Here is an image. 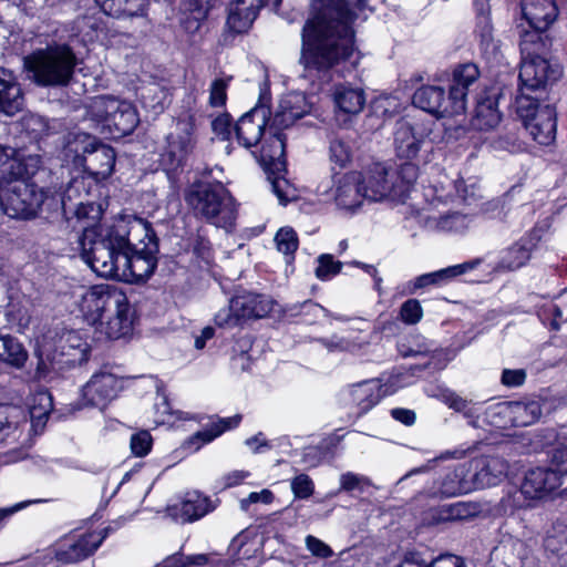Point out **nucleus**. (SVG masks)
I'll return each instance as SVG.
<instances>
[{"mask_svg": "<svg viewBox=\"0 0 567 567\" xmlns=\"http://www.w3.org/2000/svg\"><path fill=\"white\" fill-rule=\"evenodd\" d=\"M520 9L528 25L537 30H547L557 17L554 0H524Z\"/></svg>", "mask_w": 567, "mask_h": 567, "instance_id": "obj_28", "label": "nucleus"}, {"mask_svg": "<svg viewBox=\"0 0 567 567\" xmlns=\"http://www.w3.org/2000/svg\"><path fill=\"white\" fill-rule=\"evenodd\" d=\"M90 111L115 138L131 134L140 121L132 103L112 96L95 97Z\"/></svg>", "mask_w": 567, "mask_h": 567, "instance_id": "obj_8", "label": "nucleus"}, {"mask_svg": "<svg viewBox=\"0 0 567 567\" xmlns=\"http://www.w3.org/2000/svg\"><path fill=\"white\" fill-rule=\"evenodd\" d=\"M110 228L113 238L120 243V248L124 250L134 251L135 248L144 247L145 244H151V241L157 243L151 224L142 218L121 220Z\"/></svg>", "mask_w": 567, "mask_h": 567, "instance_id": "obj_17", "label": "nucleus"}, {"mask_svg": "<svg viewBox=\"0 0 567 567\" xmlns=\"http://www.w3.org/2000/svg\"><path fill=\"white\" fill-rule=\"evenodd\" d=\"M255 18H252V13H244L237 7L228 8V17L226 21V25L229 31L234 33H244L249 30Z\"/></svg>", "mask_w": 567, "mask_h": 567, "instance_id": "obj_52", "label": "nucleus"}, {"mask_svg": "<svg viewBox=\"0 0 567 567\" xmlns=\"http://www.w3.org/2000/svg\"><path fill=\"white\" fill-rule=\"evenodd\" d=\"M194 128L195 116L186 113L166 136V144L161 152V164L166 171H176L185 164L195 145Z\"/></svg>", "mask_w": 567, "mask_h": 567, "instance_id": "obj_10", "label": "nucleus"}, {"mask_svg": "<svg viewBox=\"0 0 567 567\" xmlns=\"http://www.w3.org/2000/svg\"><path fill=\"white\" fill-rule=\"evenodd\" d=\"M285 135L281 132L269 131V136L261 145L259 162L270 168L281 169L285 156Z\"/></svg>", "mask_w": 567, "mask_h": 567, "instance_id": "obj_37", "label": "nucleus"}, {"mask_svg": "<svg viewBox=\"0 0 567 567\" xmlns=\"http://www.w3.org/2000/svg\"><path fill=\"white\" fill-rule=\"evenodd\" d=\"M475 489L468 462L457 465L447 473L441 484V493L446 496L466 494Z\"/></svg>", "mask_w": 567, "mask_h": 567, "instance_id": "obj_34", "label": "nucleus"}, {"mask_svg": "<svg viewBox=\"0 0 567 567\" xmlns=\"http://www.w3.org/2000/svg\"><path fill=\"white\" fill-rule=\"evenodd\" d=\"M40 168L32 173L17 174V168L10 165L0 171V207L11 218H31L35 216L44 200V193L30 178Z\"/></svg>", "mask_w": 567, "mask_h": 567, "instance_id": "obj_3", "label": "nucleus"}, {"mask_svg": "<svg viewBox=\"0 0 567 567\" xmlns=\"http://www.w3.org/2000/svg\"><path fill=\"white\" fill-rule=\"evenodd\" d=\"M106 537V529L72 536L60 546L55 557L63 564H73L91 556Z\"/></svg>", "mask_w": 567, "mask_h": 567, "instance_id": "obj_19", "label": "nucleus"}, {"mask_svg": "<svg viewBox=\"0 0 567 567\" xmlns=\"http://www.w3.org/2000/svg\"><path fill=\"white\" fill-rule=\"evenodd\" d=\"M157 243L145 244L134 251L123 250L120 254L121 269L117 279L143 281L147 279L157 266Z\"/></svg>", "mask_w": 567, "mask_h": 567, "instance_id": "obj_13", "label": "nucleus"}, {"mask_svg": "<svg viewBox=\"0 0 567 567\" xmlns=\"http://www.w3.org/2000/svg\"><path fill=\"white\" fill-rule=\"evenodd\" d=\"M291 489L296 497L308 498L313 493V482L306 474H299L291 481Z\"/></svg>", "mask_w": 567, "mask_h": 567, "instance_id": "obj_63", "label": "nucleus"}, {"mask_svg": "<svg viewBox=\"0 0 567 567\" xmlns=\"http://www.w3.org/2000/svg\"><path fill=\"white\" fill-rule=\"evenodd\" d=\"M560 75L559 65L550 63L540 55L522 59L519 70L522 93L529 94V92L544 89L548 83L557 81Z\"/></svg>", "mask_w": 567, "mask_h": 567, "instance_id": "obj_15", "label": "nucleus"}, {"mask_svg": "<svg viewBox=\"0 0 567 567\" xmlns=\"http://www.w3.org/2000/svg\"><path fill=\"white\" fill-rule=\"evenodd\" d=\"M90 344L79 331H69L61 336L52 354L39 357L37 377L45 378L51 371H63L87 361Z\"/></svg>", "mask_w": 567, "mask_h": 567, "instance_id": "obj_9", "label": "nucleus"}, {"mask_svg": "<svg viewBox=\"0 0 567 567\" xmlns=\"http://www.w3.org/2000/svg\"><path fill=\"white\" fill-rule=\"evenodd\" d=\"M10 165L11 169L17 168V174L32 173L41 167V157L39 155H23L12 147L0 145V171Z\"/></svg>", "mask_w": 567, "mask_h": 567, "instance_id": "obj_39", "label": "nucleus"}, {"mask_svg": "<svg viewBox=\"0 0 567 567\" xmlns=\"http://www.w3.org/2000/svg\"><path fill=\"white\" fill-rule=\"evenodd\" d=\"M422 144L423 135L415 132L410 122L405 120L396 122L394 131V148L399 157L405 159L416 157Z\"/></svg>", "mask_w": 567, "mask_h": 567, "instance_id": "obj_29", "label": "nucleus"}, {"mask_svg": "<svg viewBox=\"0 0 567 567\" xmlns=\"http://www.w3.org/2000/svg\"><path fill=\"white\" fill-rule=\"evenodd\" d=\"M27 360L22 344L11 336H0V362L21 368Z\"/></svg>", "mask_w": 567, "mask_h": 567, "instance_id": "obj_44", "label": "nucleus"}, {"mask_svg": "<svg viewBox=\"0 0 567 567\" xmlns=\"http://www.w3.org/2000/svg\"><path fill=\"white\" fill-rule=\"evenodd\" d=\"M468 463L475 489L499 484L508 472V463L498 456H480Z\"/></svg>", "mask_w": 567, "mask_h": 567, "instance_id": "obj_21", "label": "nucleus"}, {"mask_svg": "<svg viewBox=\"0 0 567 567\" xmlns=\"http://www.w3.org/2000/svg\"><path fill=\"white\" fill-rule=\"evenodd\" d=\"M53 409L52 396L48 391H39L34 394L32 405L30 406V430L35 434H41L45 427L49 414Z\"/></svg>", "mask_w": 567, "mask_h": 567, "instance_id": "obj_38", "label": "nucleus"}, {"mask_svg": "<svg viewBox=\"0 0 567 567\" xmlns=\"http://www.w3.org/2000/svg\"><path fill=\"white\" fill-rule=\"evenodd\" d=\"M306 547L313 556L319 558H329L333 555L329 545L312 535L306 537Z\"/></svg>", "mask_w": 567, "mask_h": 567, "instance_id": "obj_64", "label": "nucleus"}, {"mask_svg": "<svg viewBox=\"0 0 567 567\" xmlns=\"http://www.w3.org/2000/svg\"><path fill=\"white\" fill-rule=\"evenodd\" d=\"M28 78L38 86H65L73 78L78 59L72 48L53 43L37 49L23 59Z\"/></svg>", "mask_w": 567, "mask_h": 567, "instance_id": "obj_2", "label": "nucleus"}, {"mask_svg": "<svg viewBox=\"0 0 567 567\" xmlns=\"http://www.w3.org/2000/svg\"><path fill=\"white\" fill-rule=\"evenodd\" d=\"M501 122V113L496 109L493 99H486L477 103L475 125L478 130L494 128Z\"/></svg>", "mask_w": 567, "mask_h": 567, "instance_id": "obj_45", "label": "nucleus"}, {"mask_svg": "<svg viewBox=\"0 0 567 567\" xmlns=\"http://www.w3.org/2000/svg\"><path fill=\"white\" fill-rule=\"evenodd\" d=\"M24 97L16 75L0 66V113L13 115L22 110Z\"/></svg>", "mask_w": 567, "mask_h": 567, "instance_id": "obj_27", "label": "nucleus"}, {"mask_svg": "<svg viewBox=\"0 0 567 567\" xmlns=\"http://www.w3.org/2000/svg\"><path fill=\"white\" fill-rule=\"evenodd\" d=\"M478 76V69L472 63L460 65L453 72L452 84L449 93L451 94V99L462 104V113L466 110V95L468 87L476 82Z\"/></svg>", "mask_w": 567, "mask_h": 567, "instance_id": "obj_32", "label": "nucleus"}, {"mask_svg": "<svg viewBox=\"0 0 567 567\" xmlns=\"http://www.w3.org/2000/svg\"><path fill=\"white\" fill-rule=\"evenodd\" d=\"M240 420V415L217 419L212 423L209 427L198 431L193 439L200 440L203 443H209L219 435H221L225 431L236 427L239 424Z\"/></svg>", "mask_w": 567, "mask_h": 567, "instance_id": "obj_47", "label": "nucleus"}, {"mask_svg": "<svg viewBox=\"0 0 567 567\" xmlns=\"http://www.w3.org/2000/svg\"><path fill=\"white\" fill-rule=\"evenodd\" d=\"M399 352L403 358L408 357H426L432 350L425 340L421 337H412L410 343H400Z\"/></svg>", "mask_w": 567, "mask_h": 567, "instance_id": "obj_58", "label": "nucleus"}, {"mask_svg": "<svg viewBox=\"0 0 567 567\" xmlns=\"http://www.w3.org/2000/svg\"><path fill=\"white\" fill-rule=\"evenodd\" d=\"M216 508L209 497L197 491L187 492L179 503L169 505L167 514L175 522L186 524L200 519Z\"/></svg>", "mask_w": 567, "mask_h": 567, "instance_id": "obj_20", "label": "nucleus"}, {"mask_svg": "<svg viewBox=\"0 0 567 567\" xmlns=\"http://www.w3.org/2000/svg\"><path fill=\"white\" fill-rule=\"evenodd\" d=\"M267 109L255 107L237 122L235 132L239 143L246 148L256 146L262 136L267 122Z\"/></svg>", "mask_w": 567, "mask_h": 567, "instance_id": "obj_22", "label": "nucleus"}, {"mask_svg": "<svg viewBox=\"0 0 567 567\" xmlns=\"http://www.w3.org/2000/svg\"><path fill=\"white\" fill-rule=\"evenodd\" d=\"M560 477L553 468L536 467L529 470L522 483L520 492L508 494L498 504L502 515H509L518 505L520 495L527 498H542L560 486Z\"/></svg>", "mask_w": 567, "mask_h": 567, "instance_id": "obj_11", "label": "nucleus"}, {"mask_svg": "<svg viewBox=\"0 0 567 567\" xmlns=\"http://www.w3.org/2000/svg\"><path fill=\"white\" fill-rule=\"evenodd\" d=\"M233 76L215 79L209 87V105L213 107L224 106L227 100V87Z\"/></svg>", "mask_w": 567, "mask_h": 567, "instance_id": "obj_55", "label": "nucleus"}, {"mask_svg": "<svg viewBox=\"0 0 567 567\" xmlns=\"http://www.w3.org/2000/svg\"><path fill=\"white\" fill-rule=\"evenodd\" d=\"M429 565L426 551L413 549L404 551L400 560L391 567H427Z\"/></svg>", "mask_w": 567, "mask_h": 567, "instance_id": "obj_61", "label": "nucleus"}, {"mask_svg": "<svg viewBox=\"0 0 567 567\" xmlns=\"http://www.w3.org/2000/svg\"><path fill=\"white\" fill-rule=\"evenodd\" d=\"M507 202V196L491 199L482 205V214L491 219H505L509 210Z\"/></svg>", "mask_w": 567, "mask_h": 567, "instance_id": "obj_57", "label": "nucleus"}, {"mask_svg": "<svg viewBox=\"0 0 567 567\" xmlns=\"http://www.w3.org/2000/svg\"><path fill=\"white\" fill-rule=\"evenodd\" d=\"M371 481L363 475L347 472L340 476V491L351 492L353 489L362 491L364 486H370Z\"/></svg>", "mask_w": 567, "mask_h": 567, "instance_id": "obj_62", "label": "nucleus"}, {"mask_svg": "<svg viewBox=\"0 0 567 567\" xmlns=\"http://www.w3.org/2000/svg\"><path fill=\"white\" fill-rule=\"evenodd\" d=\"M123 293L110 285H95L82 290L78 306L84 319L92 326L106 315L111 307H118L123 300Z\"/></svg>", "mask_w": 567, "mask_h": 567, "instance_id": "obj_12", "label": "nucleus"}, {"mask_svg": "<svg viewBox=\"0 0 567 567\" xmlns=\"http://www.w3.org/2000/svg\"><path fill=\"white\" fill-rule=\"evenodd\" d=\"M153 439L151 434L143 430L131 436V451L137 457L147 455L152 449Z\"/></svg>", "mask_w": 567, "mask_h": 567, "instance_id": "obj_60", "label": "nucleus"}, {"mask_svg": "<svg viewBox=\"0 0 567 567\" xmlns=\"http://www.w3.org/2000/svg\"><path fill=\"white\" fill-rule=\"evenodd\" d=\"M423 225L432 231L462 233L467 229L471 219L467 215L449 213L445 215H425L422 217Z\"/></svg>", "mask_w": 567, "mask_h": 567, "instance_id": "obj_36", "label": "nucleus"}, {"mask_svg": "<svg viewBox=\"0 0 567 567\" xmlns=\"http://www.w3.org/2000/svg\"><path fill=\"white\" fill-rule=\"evenodd\" d=\"M482 513V506L474 503L456 502L430 508L424 520L430 525L470 519Z\"/></svg>", "mask_w": 567, "mask_h": 567, "instance_id": "obj_25", "label": "nucleus"}, {"mask_svg": "<svg viewBox=\"0 0 567 567\" xmlns=\"http://www.w3.org/2000/svg\"><path fill=\"white\" fill-rule=\"evenodd\" d=\"M394 198L395 200H404L409 190L417 179L419 168L415 164L406 162L400 166L399 171H394Z\"/></svg>", "mask_w": 567, "mask_h": 567, "instance_id": "obj_43", "label": "nucleus"}, {"mask_svg": "<svg viewBox=\"0 0 567 567\" xmlns=\"http://www.w3.org/2000/svg\"><path fill=\"white\" fill-rule=\"evenodd\" d=\"M367 0H312V17L302 29L300 63L306 70L328 71L354 51L351 27Z\"/></svg>", "mask_w": 567, "mask_h": 567, "instance_id": "obj_1", "label": "nucleus"}, {"mask_svg": "<svg viewBox=\"0 0 567 567\" xmlns=\"http://www.w3.org/2000/svg\"><path fill=\"white\" fill-rule=\"evenodd\" d=\"M305 111L293 106L291 99H286L280 102L275 114L267 121L269 131L280 132L284 128L291 126L298 118L303 115Z\"/></svg>", "mask_w": 567, "mask_h": 567, "instance_id": "obj_41", "label": "nucleus"}, {"mask_svg": "<svg viewBox=\"0 0 567 567\" xmlns=\"http://www.w3.org/2000/svg\"><path fill=\"white\" fill-rule=\"evenodd\" d=\"M550 464L559 477L567 475V437L557 442L549 452Z\"/></svg>", "mask_w": 567, "mask_h": 567, "instance_id": "obj_54", "label": "nucleus"}, {"mask_svg": "<svg viewBox=\"0 0 567 567\" xmlns=\"http://www.w3.org/2000/svg\"><path fill=\"white\" fill-rule=\"evenodd\" d=\"M530 258V249L522 244L516 243L508 248L503 257L501 265L508 270H515L523 267Z\"/></svg>", "mask_w": 567, "mask_h": 567, "instance_id": "obj_51", "label": "nucleus"}, {"mask_svg": "<svg viewBox=\"0 0 567 567\" xmlns=\"http://www.w3.org/2000/svg\"><path fill=\"white\" fill-rule=\"evenodd\" d=\"M491 416H508L516 426H527L535 423L542 415V408L537 401L504 402L487 410Z\"/></svg>", "mask_w": 567, "mask_h": 567, "instance_id": "obj_23", "label": "nucleus"}, {"mask_svg": "<svg viewBox=\"0 0 567 567\" xmlns=\"http://www.w3.org/2000/svg\"><path fill=\"white\" fill-rule=\"evenodd\" d=\"M120 390L121 381L115 374L100 371L82 386L81 400L84 406L103 409L117 396Z\"/></svg>", "mask_w": 567, "mask_h": 567, "instance_id": "obj_16", "label": "nucleus"}, {"mask_svg": "<svg viewBox=\"0 0 567 567\" xmlns=\"http://www.w3.org/2000/svg\"><path fill=\"white\" fill-rule=\"evenodd\" d=\"M64 156L72 158L74 165L83 166L96 179H105L112 174L116 157L112 147L82 132L68 135Z\"/></svg>", "mask_w": 567, "mask_h": 567, "instance_id": "obj_6", "label": "nucleus"}, {"mask_svg": "<svg viewBox=\"0 0 567 567\" xmlns=\"http://www.w3.org/2000/svg\"><path fill=\"white\" fill-rule=\"evenodd\" d=\"M477 262H463L437 271L423 274L410 282V292L413 293L417 289L429 286H442L457 276H461L475 268Z\"/></svg>", "mask_w": 567, "mask_h": 567, "instance_id": "obj_31", "label": "nucleus"}, {"mask_svg": "<svg viewBox=\"0 0 567 567\" xmlns=\"http://www.w3.org/2000/svg\"><path fill=\"white\" fill-rule=\"evenodd\" d=\"M104 13L121 17H138L145 11L147 0H95Z\"/></svg>", "mask_w": 567, "mask_h": 567, "instance_id": "obj_40", "label": "nucleus"}, {"mask_svg": "<svg viewBox=\"0 0 567 567\" xmlns=\"http://www.w3.org/2000/svg\"><path fill=\"white\" fill-rule=\"evenodd\" d=\"M365 199L380 202L394 198V169L385 163L377 162L358 172Z\"/></svg>", "mask_w": 567, "mask_h": 567, "instance_id": "obj_14", "label": "nucleus"}, {"mask_svg": "<svg viewBox=\"0 0 567 567\" xmlns=\"http://www.w3.org/2000/svg\"><path fill=\"white\" fill-rule=\"evenodd\" d=\"M236 307L239 309L245 322L251 319H259L267 316L271 309V301L262 295L247 292L244 295L235 296Z\"/></svg>", "mask_w": 567, "mask_h": 567, "instance_id": "obj_35", "label": "nucleus"}, {"mask_svg": "<svg viewBox=\"0 0 567 567\" xmlns=\"http://www.w3.org/2000/svg\"><path fill=\"white\" fill-rule=\"evenodd\" d=\"M275 241L279 251L291 257L298 248L297 234L292 228H281L275 237Z\"/></svg>", "mask_w": 567, "mask_h": 567, "instance_id": "obj_56", "label": "nucleus"}, {"mask_svg": "<svg viewBox=\"0 0 567 567\" xmlns=\"http://www.w3.org/2000/svg\"><path fill=\"white\" fill-rule=\"evenodd\" d=\"M215 324L223 329H235L243 327L246 322L231 298L228 306L218 310L214 318Z\"/></svg>", "mask_w": 567, "mask_h": 567, "instance_id": "obj_50", "label": "nucleus"}, {"mask_svg": "<svg viewBox=\"0 0 567 567\" xmlns=\"http://www.w3.org/2000/svg\"><path fill=\"white\" fill-rule=\"evenodd\" d=\"M95 326L107 339H118L131 331L130 303L125 293H123L121 305L111 307L104 318L97 321Z\"/></svg>", "mask_w": 567, "mask_h": 567, "instance_id": "obj_24", "label": "nucleus"}, {"mask_svg": "<svg viewBox=\"0 0 567 567\" xmlns=\"http://www.w3.org/2000/svg\"><path fill=\"white\" fill-rule=\"evenodd\" d=\"M358 172H349L338 178L333 198L340 208L352 210L365 199Z\"/></svg>", "mask_w": 567, "mask_h": 567, "instance_id": "obj_26", "label": "nucleus"}, {"mask_svg": "<svg viewBox=\"0 0 567 567\" xmlns=\"http://www.w3.org/2000/svg\"><path fill=\"white\" fill-rule=\"evenodd\" d=\"M516 112L535 142L549 145L555 141L557 114L550 104H542L536 97L520 93L516 97Z\"/></svg>", "mask_w": 567, "mask_h": 567, "instance_id": "obj_7", "label": "nucleus"}, {"mask_svg": "<svg viewBox=\"0 0 567 567\" xmlns=\"http://www.w3.org/2000/svg\"><path fill=\"white\" fill-rule=\"evenodd\" d=\"M545 548L551 554L567 555V525L555 523L545 538Z\"/></svg>", "mask_w": 567, "mask_h": 567, "instance_id": "obj_49", "label": "nucleus"}, {"mask_svg": "<svg viewBox=\"0 0 567 567\" xmlns=\"http://www.w3.org/2000/svg\"><path fill=\"white\" fill-rule=\"evenodd\" d=\"M185 200L195 217L225 229L234 225L237 216L235 199L221 183H194Z\"/></svg>", "mask_w": 567, "mask_h": 567, "instance_id": "obj_4", "label": "nucleus"}, {"mask_svg": "<svg viewBox=\"0 0 567 567\" xmlns=\"http://www.w3.org/2000/svg\"><path fill=\"white\" fill-rule=\"evenodd\" d=\"M334 102L342 112L357 114L362 111L365 96L360 89L339 86L334 92Z\"/></svg>", "mask_w": 567, "mask_h": 567, "instance_id": "obj_42", "label": "nucleus"}, {"mask_svg": "<svg viewBox=\"0 0 567 567\" xmlns=\"http://www.w3.org/2000/svg\"><path fill=\"white\" fill-rule=\"evenodd\" d=\"M423 317V309L419 300L409 299L400 308V318L406 324H415Z\"/></svg>", "mask_w": 567, "mask_h": 567, "instance_id": "obj_59", "label": "nucleus"}, {"mask_svg": "<svg viewBox=\"0 0 567 567\" xmlns=\"http://www.w3.org/2000/svg\"><path fill=\"white\" fill-rule=\"evenodd\" d=\"M413 104L421 110L436 115L437 117L454 116L462 113V104L445 97L444 90L440 86L424 85L413 94Z\"/></svg>", "mask_w": 567, "mask_h": 567, "instance_id": "obj_18", "label": "nucleus"}, {"mask_svg": "<svg viewBox=\"0 0 567 567\" xmlns=\"http://www.w3.org/2000/svg\"><path fill=\"white\" fill-rule=\"evenodd\" d=\"M79 244L83 260L94 272L105 278H118L120 254L124 249L120 248V243L113 238L111 228H85Z\"/></svg>", "mask_w": 567, "mask_h": 567, "instance_id": "obj_5", "label": "nucleus"}, {"mask_svg": "<svg viewBox=\"0 0 567 567\" xmlns=\"http://www.w3.org/2000/svg\"><path fill=\"white\" fill-rule=\"evenodd\" d=\"M352 145L347 136H334L330 141L329 155L330 161L340 167H344L351 162Z\"/></svg>", "mask_w": 567, "mask_h": 567, "instance_id": "obj_48", "label": "nucleus"}, {"mask_svg": "<svg viewBox=\"0 0 567 567\" xmlns=\"http://www.w3.org/2000/svg\"><path fill=\"white\" fill-rule=\"evenodd\" d=\"M316 277L320 280H329L338 275L342 269V262L334 260L332 255L322 254L317 258Z\"/></svg>", "mask_w": 567, "mask_h": 567, "instance_id": "obj_53", "label": "nucleus"}, {"mask_svg": "<svg viewBox=\"0 0 567 567\" xmlns=\"http://www.w3.org/2000/svg\"><path fill=\"white\" fill-rule=\"evenodd\" d=\"M28 421L21 410L14 406L0 408V443H16L22 437Z\"/></svg>", "mask_w": 567, "mask_h": 567, "instance_id": "obj_30", "label": "nucleus"}, {"mask_svg": "<svg viewBox=\"0 0 567 567\" xmlns=\"http://www.w3.org/2000/svg\"><path fill=\"white\" fill-rule=\"evenodd\" d=\"M544 31L545 30H537L536 28H532V30L522 29L519 32L522 59L540 55L545 48L542 37V32Z\"/></svg>", "mask_w": 567, "mask_h": 567, "instance_id": "obj_46", "label": "nucleus"}, {"mask_svg": "<svg viewBox=\"0 0 567 567\" xmlns=\"http://www.w3.org/2000/svg\"><path fill=\"white\" fill-rule=\"evenodd\" d=\"M381 388L375 379L359 382L350 386L349 400L359 408L360 414L365 413L382 398Z\"/></svg>", "mask_w": 567, "mask_h": 567, "instance_id": "obj_33", "label": "nucleus"}]
</instances>
